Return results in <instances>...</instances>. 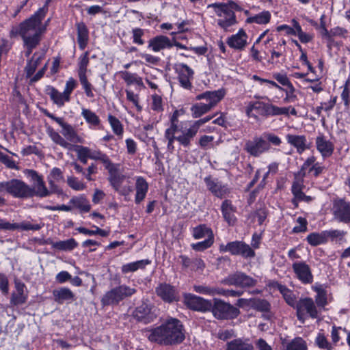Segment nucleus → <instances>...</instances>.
Segmentation results:
<instances>
[{
  "instance_id": "nucleus-52",
  "label": "nucleus",
  "mask_w": 350,
  "mask_h": 350,
  "mask_svg": "<svg viewBox=\"0 0 350 350\" xmlns=\"http://www.w3.org/2000/svg\"><path fill=\"white\" fill-rule=\"evenodd\" d=\"M278 289L283 295L284 299L286 303L291 306H294L296 304V298L295 294L289 289H288L285 286L278 284Z\"/></svg>"
},
{
  "instance_id": "nucleus-43",
  "label": "nucleus",
  "mask_w": 350,
  "mask_h": 350,
  "mask_svg": "<svg viewBox=\"0 0 350 350\" xmlns=\"http://www.w3.org/2000/svg\"><path fill=\"white\" fill-rule=\"evenodd\" d=\"M46 133L50 137L51 140L56 144H58L64 148H70V144L51 126H48L46 128Z\"/></svg>"
},
{
  "instance_id": "nucleus-48",
  "label": "nucleus",
  "mask_w": 350,
  "mask_h": 350,
  "mask_svg": "<svg viewBox=\"0 0 350 350\" xmlns=\"http://www.w3.org/2000/svg\"><path fill=\"white\" fill-rule=\"evenodd\" d=\"M313 289L317 293L315 301L317 304L320 307H324L327 305V292L321 285H315Z\"/></svg>"
},
{
  "instance_id": "nucleus-38",
  "label": "nucleus",
  "mask_w": 350,
  "mask_h": 350,
  "mask_svg": "<svg viewBox=\"0 0 350 350\" xmlns=\"http://www.w3.org/2000/svg\"><path fill=\"white\" fill-rule=\"evenodd\" d=\"M151 261L148 259H144L124 264L121 267V271L123 273H128L134 272L138 269H143L146 265H150Z\"/></svg>"
},
{
  "instance_id": "nucleus-54",
  "label": "nucleus",
  "mask_w": 350,
  "mask_h": 350,
  "mask_svg": "<svg viewBox=\"0 0 350 350\" xmlns=\"http://www.w3.org/2000/svg\"><path fill=\"white\" fill-rule=\"evenodd\" d=\"M315 343L318 346L319 348L324 350H335L334 346L333 344L330 343L325 335L319 332L316 338Z\"/></svg>"
},
{
  "instance_id": "nucleus-7",
  "label": "nucleus",
  "mask_w": 350,
  "mask_h": 350,
  "mask_svg": "<svg viewBox=\"0 0 350 350\" xmlns=\"http://www.w3.org/2000/svg\"><path fill=\"white\" fill-rule=\"evenodd\" d=\"M211 117H205L190 123L189 126L182 131L181 136L178 139V142L180 145L185 148L189 147L200 126L211 120Z\"/></svg>"
},
{
  "instance_id": "nucleus-21",
  "label": "nucleus",
  "mask_w": 350,
  "mask_h": 350,
  "mask_svg": "<svg viewBox=\"0 0 350 350\" xmlns=\"http://www.w3.org/2000/svg\"><path fill=\"white\" fill-rule=\"evenodd\" d=\"M226 91L224 89H219L214 91H206L196 96V100H206L208 106L212 109L215 107L225 96Z\"/></svg>"
},
{
  "instance_id": "nucleus-20",
  "label": "nucleus",
  "mask_w": 350,
  "mask_h": 350,
  "mask_svg": "<svg viewBox=\"0 0 350 350\" xmlns=\"http://www.w3.org/2000/svg\"><path fill=\"white\" fill-rule=\"evenodd\" d=\"M248 36L243 29H240L237 33L227 38L226 43L234 50L242 51L248 44Z\"/></svg>"
},
{
  "instance_id": "nucleus-10",
  "label": "nucleus",
  "mask_w": 350,
  "mask_h": 350,
  "mask_svg": "<svg viewBox=\"0 0 350 350\" xmlns=\"http://www.w3.org/2000/svg\"><path fill=\"white\" fill-rule=\"evenodd\" d=\"M332 213L335 220L345 224L350 223V202L344 199L335 200Z\"/></svg>"
},
{
  "instance_id": "nucleus-8",
  "label": "nucleus",
  "mask_w": 350,
  "mask_h": 350,
  "mask_svg": "<svg viewBox=\"0 0 350 350\" xmlns=\"http://www.w3.org/2000/svg\"><path fill=\"white\" fill-rule=\"evenodd\" d=\"M297 316L298 319L304 323L306 314L312 319L318 317V310L311 298L301 299L296 304Z\"/></svg>"
},
{
  "instance_id": "nucleus-22",
  "label": "nucleus",
  "mask_w": 350,
  "mask_h": 350,
  "mask_svg": "<svg viewBox=\"0 0 350 350\" xmlns=\"http://www.w3.org/2000/svg\"><path fill=\"white\" fill-rule=\"evenodd\" d=\"M133 317L138 321L148 323L152 321L154 316L151 312V308L147 303L143 302L133 312Z\"/></svg>"
},
{
  "instance_id": "nucleus-37",
  "label": "nucleus",
  "mask_w": 350,
  "mask_h": 350,
  "mask_svg": "<svg viewBox=\"0 0 350 350\" xmlns=\"http://www.w3.org/2000/svg\"><path fill=\"white\" fill-rule=\"evenodd\" d=\"M69 203L83 213L89 212L91 208V206L84 195L72 197Z\"/></svg>"
},
{
  "instance_id": "nucleus-46",
  "label": "nucleus",
  "mask_w": 350,
  "mask_h": 350,
  "mask_svg": "<svg viewBox=\"0 0 350 350\" xmlns=\"http://www.w3.org/2000/svg\"><path fill=\"white\" fill-rule=\"evenodd\" d=\"M120 73L122 79L128 85H131L133 84L137 85L139 86L143 85L142 78L139 77L137 74L131 73L127 71H122Z\"/></svg>"
},
{
  "instance_id": "nucleus-6",
  "label": "nucleus",
  "mask_w": 350,
  "mask_h": 350,
  "mask_svg": "<svg viewBox=\"0 0 350 350\" xmlns=\"http://www.w3.org/2000/svg\"><path fill=\"white\" fill-rule=\"evenodd\" d=\"M211 310L218 319H233L240 313L237 308L219 299H214Z\"/></svg>"
},
{
  "instance_id": "nucleus-3",
  "label": "nucleus",
  "mask_w": 350,
  "mask_h": 350,
  "mask_svg": "<svg viewBox=\"0 0 350 350\" xmlns=\"http://www.w3.org/2000/svg\"><path fill=\"white\" fill-rule=\"evenodd\" d=\"M136 292L135 288L121 284L107 291L100 301L103 306L118 305L120 301L132 297Z\"/></svg>"
},
{
  "instance_id": "nucleus-60",
  "label": "nucleus",
  "mask_w": 350,
  "mask_h": 350,
  "mask_svg": "<svg viewBox=\"0 0 350 350\" xmlns=\"http://www.w3.org/2000/svg\"><path fill=\"white\" fill-rule=\"evenodd\" d=\"M75 151L77 154L78 159L84 164L88 162L90 159V148L87 146H77Z\"/></svg>"
},
{
  "instance_id": "nucleus-9",
  "label": "nucleus",
  "mask_w": 350,
  "mask_h": 350,
  "mask_svg": "<svg viewBox=\"0 0 350 350\" xmlns=\"http://www.w3.org/2000/svg\"><path fill=\"white\" fill-rule=\"evenodd\" d=\"M25 174L30 178L32 183V187H30L31 197L37 196L39 197H46L50 194L49 190L46 187L44 182L38 173L32 170H27Z\"/></svg>"
},
{
  "instance_id": "nucleus-45",
  "label": "nucleus",
  "mask_w": 350,
  "mask_h": 350,
  "mask_svg": "<svg viewBox=\"0 0 350 350\" xmlns=\"http://www.w3.org/2000/svg\"><path fill=\"white\" fill-rule=\"evenodd\" d=\"M304 187L302 180L295 179L292 184L291 187V192L293 195V198L292 199V203L294 204L295 207H297V199L300 197V196L304 193L303 189Z\"/></svg>"
},
{
  "instance_id": "nucleus-33",
  "label": "nucleus",
  "mask_w": 350,
  "mask_h": 350,
  "mask_svg": "<svg viewBox=\"0 0 350 350\" xmlns=\"http://www.w3.org/2000/svg\"><path fill=\"white\" fill-rule=\"evenodd\" d=\"M59 126L62 128L61 133L67 142L70 141L75 143L80 142V137L71 124L64 121Z\"/></svg>"
},
{
  "instance_id": "nucleus-57",
  "label": "nucleus",
  "mask_w": 350,
  "mask_h": 350,
  "mask_svg": "<svg viewBox=\"0 0 350 350\" xmlns=\"http://www.w3.org/2000/svg\"><path fill=\"white\" fill-rule=\"evenodd\" d=\"M66 182L68 185L75 191H83L87 187L85 183L72 176H68Z\"/></svg>"
},
{
  "instance_id": "nucleus-27",
  "label": "nucleus",
  "mask_w": 350,
  "mask_h": 350,
  "mask_svg": "<svg viewBox=\"0 0 350 350\" xmlns=\"http://www.w3.org/2000/svg\"><path fill=\"white\" fill-rule=\"evenodd\" d=\"M173 46L169 38L165 36H157L148 42V48L154 52H159Z\"/></svg>"
},
{
  "instance_id": "nucleus-39",
  "label": "nucleus",
  "mask_w": 350,
  "mask_h": 350,
  "mask_svg": "<svg viewBox=\"0 0 350 350\" xmlns=\"http://www.w3.org/2000/svg\"><path fill=\"white\" fill-rule=\"evenodd\" d=\"M192 235L195 239L214 238V234L211 228L204 224L199 225L193 228L192 230Z\"/></svg>"
},
{
  "instance_id": "nucleus-17",
  "label": "nucleus",
  "mask_w": 350,
  "mask_h": 350,
  "mask_svg": "<svg viewBox=\"0 0 350 350\" xmlns=\"http://www.w3.org/2000/svg\"><path fill=\"white\" fill-rule=\"evenodd\" d=\"M175 70L180 85L185 89H190L191 87V81L193 79L194 74L193 70L183 63L176 64Z\"/></svg>"
},
{
  "instance_id": "nucleus-49",
  "label": "nucleus",
  "mask_w": 350,
  "mask_h": 350,
  "mask_svg": "<svg viewBox=\"0 0 350 350\" xmlns=\"http://www.w3.org/2000/svg\"><path fill=\"white\" fill-rule=\"evenodd\" d=\"M241 241H234L228 243L226 245H219V250L220 252H229L232 255H237L239 249L241 246Z\"/></svg>"
},
{
  "instance_id": "nucleus-62",
  "label": "nucleus",
  "mask_w": 350,
  "mask_h": 350,
  "mask_svg": "<svg viewBox=\"0 0 350 350\" xmlns=\"http://www.w3.org/2000/svg\"><path fill=\"white\" fill-rule=\"evenodd\" d=\"M40 62V57L35 58L33 56L27 64L25 66V73L27 77H31L35 72Z\"/></svg>"
},
{
  "instance_id": "nucleus-34",
  "label": "nucleus",
  "mask_w": 350,
  "mask_h": 350,
  "mask_svg": "<svg viewBox=\"0 0 350 350\" xmlns=\"http://www.w3.org/2000/svg\"><path fill=\"white\" fill-rule=\"evenodd\" d=\"M81 116L85 119V122L89 124V128L91 129H100V119L92 111L88 109H82Z\"/></svg>"
},
{
  "instance_id": "nucleus-29",
  "label": "nucleus",
  "mask_w": 350,
  "mask_h": 350,
  "mask_svg": "<svg viewBox=\"0 0 350 350\" xmlns=\"http://www.w3.org/2000/svg\"><path fill=\"white\" fill-rule=\"evenodd\" d=\"M221 211L224 220L228 225L233 226L237 221V218L234 215L236 207L232 202L229 200H225L221 204Z\"/></svg>"
},
{
  "instance_id": "nucleus-44",
  "label": "nucleus",
  "mask_w": 350,
  "mask_h": 350,
  "mask_svg": "<svg viewBox=\"0 0 350 350\" xmlns=\"http://www.w3.org/2000/svg\"><path fill=\"white\" fill-rule=\"evenodd\" d=\"M291 24L296 28L295 35L302 43H308L313 39V34L304 32L298 21L295 19L291 21Z\"/></svg>"
},
{
  "instance_id": "nucleus-14",
  "label": "nucleus",
  "mask_w": 350,
  "mask_h": 350,
  "mask_svg": "<svg viewBox=\"0 0 350 350\" xmlns=\"http://www.w3.org/2000/svg\"><path fill=\"white\" fill-rule=\"evenodd\" d=\"M8 193L14 198H25L31 197L30 186L18 179L8 181Z\"/></svg>"
},
{
  "instance_id": "nucleus-61",
  "label": "nucleus",
  "mask_w": 350,
  "mask_h": 350,
  "mask_svg": "<svg viewBox=\"0 0 350 350\" xmlns=\"http://www.w3.org/2000/svg\"><path fill=\"white\" fill-rule=\"evenodd\" d=\"M214 243V238L206 239L204 241H200L196 243H192L191 247L193 250L197 252H202L212 246Z\"/></svg>"
},
{
  "instance_id": "nucleus-23",
  "label": "nucleus",
  "mask_w": 350,
  "mask_h": 350,
  "mask_svg": "<svg viewBox=\"0 0 350 350\" xmlns=\"http://www.w3.org/2000/svg\"><path fill=\"white\" fill-rule=\"evenodd\" d=\"M157 294L165 302H172L178 299V293L174 287L167 284H161L156 288Z\"/></svg>"
},
{
  "instance_id": "nucleus-16",
  "label": "nucleus",
  "mask_w": 350,
  "mask_h": 350,
  "mask_svg": "<svg viewBox=\"0 0 350 350\" xmlns=\"http://www.w3.org/2000/svg\"><path fill=\"white\" fill-rule=\"evenodd\" d=\"M224 283L228 285H234L242 288L252 287L256 285V280L242 272H237L229 275Z\"/></svg>"
},
{
  "instance_id": "nucleus-41",
  "label": "nucleus",
  "mask_w": 350,
  "mask_h": 350,
  "mask_svg": "<svg viewBox=\"0 0 350 350\" xmlns=\"http://www.w3.org/2000/svg\"><path fill=\"white\" fill-rule=\"evenodd\" d=\"M126 176L124 174L118 172V167L113 169V170L109 172L108 180L112 186V187L117 191L125 179Z\"/></svg>"
},
{
  "instance_id": "nucleus-15",
  "label": "nucleus",
  "mask_w": 350,
  "mask_h": 350,
  "mask_svg": "<svg viewBox=\"0 0 350 350\" xmlns=\"http://www.w3.org/2000/svg\"><path fill=\"white\" fill-rule=\"evenodd\" d=\"M207 189L216 197L223 198L229 195L230 189L217 178L211 176L204 178Z\"/></svg>"
},
{
  "instance_id": "nucleus-53",
  "label": "nucleus",
  "mask_w": 350,
  "mask_h": 350,
  "mask_svg": "<svg viewBox=\"0 0 350 350\" xmlns=\"http://www.w3.org/2000/svg\"><path fill=\"white\" fill-rule=\"evenodd\" d=\"M273 77L280 84L283 86L287 87L291 92H294L295 88L290 81L287 75L284 72H274L273 73Z\"/></svg>"
},
{
  "instance_id": "nucleus-4",
  "label": "nucleus",
  "mask_w": 350,
  "mask_h": 350,
  "mask_svg": "<svg viewBox=\"0 0 350 350\" xmlns=\"http://www.w3.org/2000/svg\"><path fill=\"white\" fill-rule=\"evenodd\" d=\"M234 3H214L208 5V8H212L216 15L218 16L217 24L224 29L227 30L230 27L234 25L236 23V17L233 11Z\"/></svg>"
},
{
  "instance_id": "nucleus-35",
  "label": "nucleus",
  "mask_w": 350,
  "mask_h": 350,
  "mask_svg": "<svg viewBox=\"0 0 350 350\" xmlns=\"http://www.w3.org/2000/svg\"><path fill=\"white\" fill-rule=\"evenodd\" d=\"M271 18V12L268 10H263L260 13L247 17L245 22L248 24L266 25L269 23Z\"/></svg>"
},
{
  "instance_id": "nucleus-28",
  "label": "nucleus",
  "mask_w": 350,
  "mask_h": 350,
  "mask_svg": "<svg viewBox=\"0 0 350 350\" xmlns=\"http://www.w3.org/2000/svg\"><path fill=\"white\" fill-rule=\"evenodd\" d=\"M45 92L58 107H62L66 103L70 101V98L64 92H60L51 85L46 87Z\"/></svg>"
},
{
  "instance_id": "nucleus-36",
  "label": "nucleus",
  "mask_w": 350,
  "mask_h": 350,
  "mask_svg": "<svg viewBox=\"0 0 350 350\" xmlns=\"http://www.w3.org/2000/svg\"><path fill=\"white\" fill-rule=\"evenodd\" d=\"M47 243L51 244L53 249L61 251H71L78 245L77 242L73 238L55 242L47 241Z\"/></svg>"
},
{
  "instance_id": "nucleus-5",
  "label": "nucleus",
  "mask_w": 350,
  "mask_h": 350,
  "mask_svg": "<svg viewBox=\"0 0 350 350\" xmlns=\"http://www.w3.org/2000/svg\"><path fill=\"white\" fill-rule=\"evenodd\" d=\"M185 113V110L183 109L174 111L173 113L170 121L171 124L169 128L165 131L164 139L167 142V149L170 152L174 150V142L181 136V133L183 129H179L177 125L178 119L180 116Z\"/></svg>"
},
{
  "instance_id": "nucleus-30",
  "label": "nucleus",
  "mask_w": 350,
  "mask_h": 350,
  "mask_svg": "<svg viewBox=\"0 0 350 350\" xmlns=\"http://www.w3.org/2000/svg\"><path fill=\"white\" fill-rule=\"evenodd\" d=\"M53 296L54 300L59 304L70 303L75 299L74 293L67 287H60L53 290Z\"/></svg>"
},
{
  "instance_id": "nucleus-59",
  "label": "nucleus",
  "mask_w": 350,
  "mask_h": 350,
  "mask_svg": "<svg viewBox=\"0 0 350 350\" xmlns=\"http://www.w3.org/2000/svg\"><path fill=\"white\" fill-rule=\"evenodd\" d=\"M346 234L347 232L340 230H326L327 239L328 240V239L330 238L332 241H335L338 243L344 241Z\"/></svg>"
},
{
  "instance_id": "nucleus-64",
  "label": "nucleus",
  "mask_w": 350,
  "mask_h": 350,
  "mask_svg": "<svg viewBox=\"0 0 350 350\" xmlns=\"http://www.w3.org/2000/svg\"><path fill=\"white\" fill-rule=\"evenodd\" d=\"M133 42L138 45H143L145 42L142 39L144 35V30L140 28H135L132 30Z\"/></svg>"
},
{
  "instance_id": "nucleus-63",
  "label": "nucleus",
  "mask_w": 350,
  "mask_h": 350,
  "mask_svg": "<svg viewBox=\"0 0 350 350\" xmlns=\"http://www.w3.org/2000/svg\"><path fill=\"white\" fill-rule=\"evenodd\" d=\"M126 99L132 103L134 106L136 107L137 110L138 111H142V107L139 105V96L137 94H135L132 90H126Z\"/></svg>"
},
{
  "instance_id": "nucleus-51",
  "label": "nucleus",
  "mask_w": 350,
  "mask_h": 350,
  "mask_svg": "<svg viewBox=\"0 0 350 350\" xmlns=\"http://www.w3.org/2000/svg\"><path fill=\"white\" fill-rule=\"evenodd\" d=\"M94 230H89L84 227H79L77 230L81 234L88 236L100 235V237H105L109 234V231L100 228L96 226H93Z\"/></svg>"
},
{
  "instance_id": "nucleus-42",
  "label": "nucleus",
  "mask_w": 350,
  "mask_h": 350,
  "mask_svg": "<svg viewBox=\"0 0 350 350\" xmlns=\"http://www.w3.org/2000/svg\"><path fill=\"white\" fill-rule=\"evenodd\" d=\"M308 243L312 246H317L319 245L327 243L326 230L321 232H312L308 235L306 238Z\"/></svg>"
},
{
  "instance_id": "nucleus-12",
  "label": "nucleus",
  "mask_w": 350,
  "mask_h": 350,
  "mask_svg": "<svg viewBox=\"0 0 350 350\" xmlns=\"http://www.w3.org/2000/svg\"><path fill=\"white\" fill-rule=\"evenodd\" d=\"M270 148V144L263 138L262 135L255 137L252 140L247 141L245 145L246 152L255 157L268 152Z\"/></svg>"
},
{
  "instance_id": "nucleus-55",
  "label": "nucleus",
  "mask_w": 350,
  "mask_h": 350,
  "mask_svg": "<svg viewBox=\"0 0 350 350\" xmlns=\"http://www.w3.org/2000/svg\"><path fill=\"white\" fill-rule=\"evenodd\" d=\"M286 350H307V345L302 338L297 337L286 345Z\"/></svg>"
},
{
  "instance_id": "nucleus-1",
  "label": "nucleus",
  "mask_w": 350,
  "mask_h": 350,
  "mask_svg": "<svg viewBox=\"0 0 350 350\" xmlns=\"http://www.w3.org/2000/svg\"><path fill=\"white\" fill-rule=\"evenodd\" d=\"M45 14V8H40L30 18L18 25L13 26L10 29L11 37L17 36L21 37L27 57L29 56L33 50L40 44L41 36L45 31L46 25L42 23Z\"/></svg>"
},
{
  "instance_id": "nucleus-32",
  "label": "nucleus",
  "mask_w": 350,
  "mask_h": 350,
  "mask_svg": "<svg viewBox=\"0 0 350 350\" xmlns=\"http://www.w3.org/2000/svg\"><path fill=\"white\" fill-rule=\"evenodd\" d=\"M254 345L248 338H238L226 344V350H253Z\"/></svg>"
},
{
  "instance_id": "nucleus-58",
  "label": "nucleus",
  "mask_w": 350,
  "mask_h": 350,
  "mask_svg": "<svg viewBox=\"0 0 350 350\" xmlns=\"http://www.w3.org/2000/svg\"><path fill=\"white\" fill-rule=\"evenodd\" d=\"M256 255V253L254 249L252 248L250 245L245 243V242H241V246L239 249L238 253L237 256H241L245 258H254Z\"/></svg>"
},
{
  "instance_id": "nucleus-24",
  "label": "nucleus",
  "mask_w": 350,
  "mask_h": 350,
  "mask_svg": "<svg viewBox=\"0 0 350 350\" xmlns=\"http://www.w3.org/2000/svg\"><path fill=\"white\" fill-rule=\"evenodd\" d=\"M286 139L288 144L293 146L299 154H302L306 150L310 148V144L305 135L287 134Z\"/></svg>"
},
{
  "instance_id": "nucleus-11",
  "label": "nucleus",
  "mask_w": 350,
  "mask_h": 350,
  "mask_svg": "<svg viewBox=\"0 0 350 350\" xmlns=\"http://www.w3.org/2000/svg\"><path fill=\"white\" fill-rule=\"evenodd\" d=\"M88 64V53L86 52L79 57L78 75L86 96L92 98L94 96L92 87L91 83H89L86 75Z\"/></svg>"
},
{
  "instance_id": "nucleus-25",
  "label": "nucleus",
  "mask_w": 350,
  "mask_h": 350,
  "mask_svg": "<svg viewBox=\"0 0 350 350\" xmlns=\"http://www.w3.org/2000/svg\"><path fill=\"white\" fill-rule=\"evenodd\" d=\"M266 103L261 101H250L245 106V113L250 118L257 120L258 115L265 116Z\"/></svg>"
},
{
  "instance_id": "nucleus-47",
  "label": "nucleus",
  "mask_w": 350,
  "mask_h": 350,
  "mask_svg": "<svg viewBox=\"0 0 350 350\" xmlns=\"http://www.w3.org/2000/svg\"><path fill=\"white\" fill-rule=\"evenodd\" d=\"M44 224H33L29 221H24L20 224L12 223V230H38L43 227Z\"/></svg>"
},
{
  "instance_id": "nucleus-31",
  "label": "nucleus",
  "mask_w": 350,
  "mask_h": 350,
  "mask_svg": "<svg viewBox=\"0 0 350 350\" xmlns=\"http://www.w3.org/2000/svg\"><path fill=\"white\" fill-rule=\"evenodd\" d=\"M148 183L146 179L142 176L135 177V202L136 204H140L142 202L148 191Z\"/></svg>"
},
{
  "instance_id": "nucleus-40",
  "label": "nucleus",
  "mask_w": 350,
  "mask_h": 350,
  "mask_svg": "<svg viewBox=\"0 0 350 350\" xmlns=\"http://www.w3.org/2000/svg\"><path fill=\"white\" fill-rule=\"evenodd\" d=\"M107 121L115 135L119 139H122L124 133V126L122 122L114 116L109 114Z\"/></svg>"
},
{
  "instance_id": "nucleus-2",
  "label": "nucleus",
  "mask_w": 350,
  "mask_h": 350,
  "mask_svg": "<svg viewBox=\"0 0 350 350\" xmlns=\"http://www.w3.org/2000/svg\"><path fill=\"white\" fill-rule=\"evenodd\" d=\"M145 334L150 342L164 345L179 344L185 337L183 325L175 318H169L161 325L146 329Z\"/></svg>"
},
{
  "instance_id": "nucleus-56",
  "label": "nucleus",
  "mask_w": 350,
  "mask_h": 350,
  "mask_svg": "<svg viewBox=\"0 0 350 350\" xmlns=\"http://www.w3.org/2000/svg\"><path fill=\"white\" fill-rule=\"evenodd\" d=\"M149 105L150 109L157 113L163 111V99L159 94H154L151 96Z\"/></svg>"
},
{
  "instance_id": "nucleus-13",
  "label": "nucleus",
  "mask_w": 350,
  "mask_h": 350,
  "mask_svg": "<svg viewBox=\"0 0 350 350\" xmlns=\"http://www.w3.org/2000/svg\"><path fill=\"white\" fill-rule=\"evenodd\" d=\"M183 298L185 304L191 310L204 312L210 311L212 308V303L210 300L195 295L186 293Z\"/></svg>"
},
{
  "instance_id": "nucleus-26",
  "label": "nucleus",
  "mask_w": 350,
  "mask_h": 350,
  "mask_svg": "<svg viewBox=\"0 0 350 350\" xmlns=\"http://www.w3.org/2000/svg\"><path fill=\"white\" fill-rule=\"evenodd\" d=\"M14 284L15 291L12 294L11 304L15 306L23 304L26 302L28 297L26 286L18 280H16Z\"/></svg>"
},
{
  "instance_id": "nucleus-50",
  "label": "nucleus",
  "mask_w": 350,
  "mask_h": 350,
  "mask_svg": "<svg viewBox=\"0 0 350 350\" xmlns=\"http://www.w3.org/2000/svg\"><path fill=\"white\" fill-rule=\"evenodd\" d=\"M211 109L206 103H198L193 105L191 107V116L194 118H198L206 113Z\"/></svg>"
},
{
  "instance_id": "nucleus-19",
  "label": "nucleus",
  "mask_w": 350,
  "mask_h": 350,
  "mask_svg": "<svg viewBox=\"0 0 350 350\" xmlns=\"http://www.w3.org/2000/svg\"><path fill=\"white\" fill-rule=\"evenodd\" d=\"M293 270L303 284H310L313 281V276L309 265L304 262H295L292 265Z\"/></svg>"
},
{
  "instance_id": "nucleus-18",
  "label": "nucleus",
  "mask_w": 350,
  "mask_h": 350,
  "mask_svg": "<svg viewBox=\"0 0 350 350\" xmlns=\"http://www.w3.org/2000/svg\"><path fill=\"white\" fill-rule=\"evenodd\" d=\"M315 146L317 151L323 159L332 155L334 150V144L327 139L322 133H319L315 138Z\"/></svg>"
}]
</instances>
